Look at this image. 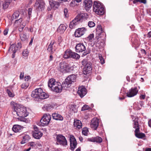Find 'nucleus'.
<instances>
[{
	"instance_id": "nucleus-47",
	"label": "nucleus",
	"mask_w": 151,
	"mask_h": 151,
	"mask_svg": "<svg viewBox=\"0 0 151 151\" xmlns=\"http://www.w3.org/2000/svg\"><path fill=\"white\" fill-rule=\"evenodd\" d=\"M6 92L9 95V96L10 97H13L14 96V93H13L9 89H7L6 90Z\"/></svg>"
},
{
	"instance_id": "nucleus-57",
	"label": "nucleus",
	"mask_w": 151,
	"mask_h": 151,
	"mask_svg": "<svg viewBox=\"0 0 151 151\" xmlns=\"http://www.w3.org/2000/svg\"><path fill=\"white\" fill-rule=\"evenodd\" d=\"M32 9L31 8H29L28 11V14L30 16L31 15L32 13Z\"/></svg>"
},
{
	"instance_id": "nucleus-23",
	"label": "nucleus",
	"mask_w": 151,
	"mask_h": 151,
	"mask_svg": "<svg viewBox=\"0 0 151 151\" xmlns=\"http://www.w3.org/2000/svg\"><path fill=\"white\" fill-rule=\"evenodd\" d=\"M52 116L53 118L56 120L62 121L63 119V117L57 112L53 113Z\"/></svg>"
},
{
	"instance_id": "nucleus-10",
	"label": "nucleus",
	"mask_w": 151,
	"mask_h": 151,
	"mask_svg": "<svg viewBox=\"0 0 151 151\" xmlns=\"http://www.w3.org/2000/svg\"><path fill=\"white\" fill-rule=\"evenodd\" d=\"M55 136L57 142L60 145H67V141L65 137L61 134H56Z\"/></svg>"
},
{
	"instance_id": "nucleus-1",
	"label": "nucleus",
	"mask_w": 151,
	"mask_h": 151,
	"mask_svg": "<svg viewBox=\"0 0 151 151\" xmlns=\"http://www.w3.org/2000/svg\"><path fill=\"white\" fill-rule=\"evenodd\" d=\"M12 114L14 115L17 114L20 117H26L28 115V112L27 111L25 107L17 104H15L14 105V111Z\"/></svg>"
},
{
	"instance_id": "nucleus-31",
	"label": "nucleus",
	"mask_w": 151,
	"mask_h": 151,
	"mask_svg": "<svg viewBox=\"0 0 151 151\" xmlns=\"http://www.w3.org/2000/svg\"><path fill=\"white\" fill-rule=\"evenodd\" d=\"M66 29V27L63 24H61L58 27V31L60 33H63Z\"/></svg>"
},
{
	"instance_id": "nucleus-2",
	"label": "nucleus",
	"mask_w": 151,
	"mask_h": 151,
	"mask_svg": "<svg viewBox=\"0 0 151 151\" xmlns=\"http://www.w3.org/2000/svg\"><path fill=\"white\" fill-rule=\"evenodd\" d=\"M87 17V14L86 13H82L78 14L70 22L69 26V27L71 29L75 28L76 26L82 22L83 20L86 19Z\"/></svg>"
},
{
	"instance_id": "nucleus-26",
	"label": "nucleus",
	"mask_w": 151,
	"mask_h": 151,
	"mask_svg": "<svg viewBox=\"0 0 151 151\" xmlns=\"http://www.w3.org/2000/svg\"><path fill=\"white\" fill-rule=\"evenodd\" d=\"M58 83L56 82L54 79L51 78L49 81L48 86L51 89L55 86H56Z\"/></svg>"
},
{
	"instance_id": "nucleus-12",
	"label": "nucleus",
	"mask_w": 151,
	"mask_h": 151,
	"mask_svg": "<svg viewBox=\"0 0 151 151\" xmlns=\"http://www.w3.org/2000/svg\"><path fill=\"white\" fill-rule=\"evenodd\" d=\"M86 31L84 27L79 28L76 29L75 32V35L76 37H80L83 35Z\"/></svg>"
},
{
	"instance_id": "nucleus-40",
	"label": "nucleus",
	"mask_w": 151,
	"mask_h": 151,
	"mask_svg": "<svg viewBox=\"0 0 151 151\" xmlns=\"http://www.w3.org/2000/svg\"><path fill=\"white\" fill-rule=\"evenodd\" d=\"M28 145L33 147H37V143L36 142H31L28 143Z\"/></svg>"
},
{
	"instance_id": "nucleus-55",
	"label": "nucleus",
	"mask_w": 151,
	"mask_h": 151,
	"mask_svg": "<svg viewBox=\"0 0 151 151\" xmlns=\"http://www.w3.org/2000/svg\"><path fill=\"white\" fill-rule=\"evenodd\" d=\"M143 105V102L142 101H140L138 103V109H141V107Z\"/></svg>"
},
{
	"instance_id": "nucleus-42",
	"label": "nucleus",
	"mask_w": 151,
	"mask_h": 151,
	"mask_svg": "<svg viewBox=\"0 0 151 151\" xmlns=\"http://www.w3.org/2000/svg\"><path fill=\"white\" fill-rule=\"evenodd\" d=\"M88 130L87 128H84L83 129L82 131V134L86 136L87 135Z\"/></svg>"
},
{
	"instance_id": "nucleus-35",
	"label": "nucleus",
	"mask_w": 151,
	"mask_h": 151,
	"mask_svg": "<svg viewBox=\"0 0 151 151\" xmlns=\"http://www.w3.org/2000/svg\"><path fill=\"white\" fill-rule=\"evenodd\" d=\"M138 119L137 118H135L133 120L134 121V128H137L139 127V124L137 121Z\"/></svg>"
},
{
	"instance_id": "nucleus-25",
	"label": "nucleus",
	"mask_w": 151,
	"mask_h": 151,
	"mask_svg": "<svg viewBox=\"0 0 151 151\" xmlns=\"http://www.w3.org/2000/svg\"><path fill=\"white\" fill-rule=\"evenodd\" d=\"M139 127L136 128L135 131V136L139 138H142L145 137V134L141 133H139Z\"/></svg>"
},
{
	"instance_id": "nucleus-33",
	"label": "nucleus",
	"mask_w": 151,
	"mask_h": 151,
	"mask_svg": "<svg viewBox=\"0 0 151 151\" xmlns=\"http://www.w3.org/2000/svg\"><path fill=\"white\" fill-rule=\"evenodd\" d=\"M19 15V11H16L12 14L11 19L13 21L14 19H17Z\"/></svg>"
},
{
	"instance_id": "nucleus-38",
	"label": "nucleus",
	"mask_w": 151,
	"mask_h": 151,
	"mask_svg": "<svg viewBox=\"0 0 151 151\" xmlns=\"http://www.w3.org/2000/svg\"><path fill=\"white\" fill-rule=\"evenodd\" d=\"M29 86V83L25 82L23 83L21 85V88L24 89H26Z\"/></svg>"
},
{
	"instance_id": "nucleus-29",
	"label": "nucleus",
	"mask_w": 151,
	"mask_h": 151,
	"mask_svg": "<svg viewBox=\"0 0 151 151\" xmlns=\"http://www.w3.org/2000/svg\"><path fill=\"white\" fill-rule=\"evenodd\" d=\"M22 128V127L19 125H14L12 127V130L15 132H19Z\"/></svg>"
},
{
	"instance_id": "nucleus-27",
	"label": "nucleus",
	"mask_w": 151,
	"mask_h": 151,
	"mask_svg": "<svg viewBox=\"0 0 151 151\" xmlns=\"http://www.w3.org/2000/svg\"><path fill=\"white\" fill-rule=\"evenodd\" d=\"M69 82H66V80L62 83L61 85L62 90H67L68 88L70 86L71 84L69 83Z\"/></svg>"
},
{
	"instance_id": "nucleus-46",
	"label": "nucleus",
	"mask_w": 151,
	"mask_h": 151,
	"mask_svg": "<svg viewBox=\"0 0 151 151\" xmlns=\"http://www.w3.org/2000/svg\"><path fill=\"white\" fill-rule=\"evenodd\" d=\"M64 15L65 17H68L69 16L68 13V10L67 8H65L64 9Z\"/></svg>"
},
{
	"instance_id": "nucleus-62",
	"label": "nucleus",
	"mask_w": 151,
	"mask_h": 151,
	"mask_svg": "<svg viewBox=\"0 0 151 151\" xmlns=\"http://www.w3.org/2000/svg\"><path fill=\"white\" fill-rule=\"evenodd\" d=\"M148 124L149 126L151 127V119H150L148 122Z\"/></svg>"
},
{
	"instance_id": "nucleus-37",
	"label": "nucleus",
	"mask_w": 151,
	"mask_h": 151,
	"mask_svg": "<svg viewBox=\"0 0 151 151\" xmlns=\"http://www.w3.org/2000/svg\"><path fill=\"white\" fill-rule=\"evenodd\" d=\"M54 42H51L50 44L49 45L48 48H47V50L49 52H52V49L53 48V45L54 44Z\"/></svg>"
},
{
	"instance_id": "nucleus-49",
	"label": "nucleus",
	"mask_w": 151,
	"mask_h": 151,
	"mask_svg": "<svg viewBox=\"0 0 151 151\" xmlns=\"http://www.w3.org/2000/svg\"><path fill=\"white\" fill-rule=\"evenodd\" d=\"M95 142H96L100 143L102 141V139L100 137L98 136L95 137Z\"/></svg>"
},
{
	"instance_id": "nucleus-5",
	"label": "nucleus",
	"mask_w": 151,
	"mask_h": 151,
	"mask_svg": "<svg viewBox=\"0 0 151 151\" xmlns=\"http://www.w3.org/2000/svg\"><path fill=\"white\" fill-rule=\"evenodd\" d=\"M82 65H85L83 68V72L85 75H86L90 73L92 70V64L90 62H87L86 60H83L81 62Z\"/></svg>"
},
{
	"instance_id": "nucleus-63",
	"label": "nucleus",
	"mask_w": 151,
	"mask_h": 151,
	"mask_svg": "<svg viewBox=\"0 0 151 151\" xmlns=\"http://www.w3.org/2000/svg\"><path fill=\"white\" fill-rule=\"evenodd\" d=\"M79 139L81 142H82L83 140V138L81 136H80L79 137Z\"/></svg>"
},
{
	"instance_id": "nucleus-54",
	"label": "nucleus",
	"mask_w": 151,
	"mask_h": 151,
	"mask_svg": "<svg viewBox=\"0 0 151 151\" xmlns=\"http://www.w3.org/2000/svg\"><path fill=\"white\" fill-rule=\"evenodd\" d=\"M16 47L18 50L20 49L22 47L21 44L20 42L18 43L17 45H16Z\"/></svg>"
},
{
	"instance_id": "nucleus-17",
	"label": "nucleus",
	"mask_w": 151,
	"mask_h": 151,
	"mask_svg": "<svg viewBox=\"0 0 151 151\" xmlns=\"http://www.w3.org/2000/svg\"><path fill=\"white\" fill-rule=\"evenodd\" d=\"M138 92L137 88H132L127 93V96L129 97H132L136 95Z\"/></svg>"
},
{
	"instance_id": "nucleus-9",
	"label": "nucleus",
	"mask_w": 151,
	"mask_h": 151,
	"mask_svg": "<svg viewBox=\"0 0 151 151\" xmlns=\"http://www.w3.org/2000/svg\"><path fill=\"white\" fill-rule=\"evenodd\" d=\"M35 90L38 96H39V99H44L48 97V94L43 92L42 89L41 88H36Z\"/></svg>"
},
{
	"instance_id": "nucleus-51",
	"label": "nucleus",
	"mask_w": 151,
	"mask_h": 151,
	"mask_svg": "<svg viewBox=\"0 0 151 151\" xmlns=\"http://www.w3.org/2000/svg\"><path fill=\"white\" fill-rule=\"evenodd\" d=\"M89 108V107L88 105H84V106L82 108L81 111H83L86 110L88 109Z\"/></svg>"
},
{
	"instance_id": "nucleus-11",
	"label": "nucleus",
	"mask_w": 151,
	"mask_h": 151,
	"mask_svg": "<svg viewBox=\"0 0 151 151\" xmlns=\"http://www.w3.org/2000/svg\"><path fill=\"white\" fill-rule=\"evenodd\" d=\"M34 131H33L32 135L33 137L36 139H40L43 135V133L38 129L36 126H34Z\"/></svg>"
},
{
	"instance_id": "nucleus-48",
	"label": "nucleus",
	"mask_w": 151,
	"mask_h": 151,
	"mask_svg": "<svg viewBox=\"0 0 151 151\" xmlns=\"http://www.w3.org/2000/svg\"><path fill=\"white\" fill-rule=\"evenodd\" d=\"M88 25L90 27H93L95 25V24L93 21H89L88 22Z\"/></svg>"
},
{
	"instance_id": "nucleus-4",
	"label": "nucleus",
	"mask_w": 151,
	"mask_h": 151,
	"mask_svg": "<svg viewBox=\"0 0 151 151\" xmlns=\"http://www.w3.org/2000/svg\"><path fill=\"white\" fill-rule=\"evenodd\" d=\"M93 10L97 14L103 15L104 13V9L103 6L98 1H94L93 5Z\"/></svg>"
},
{
	"instance_id": "nucleus-22",
	"label": "nucleus",
	"mask_w": 151,
	"mask_h": 151,
	"mask_svg": "<svg viewBox=\"0 0 151 151\" xmlns=\"http://www.w3.org/2000/svg\"><path fill=\"white\" fill-rule=\"evenodd\" d=\"M76 76L75 75H72L69 76L67 77L65 79L66 80V82H69V83L71 84L73 82H74L76 81Z\"/></svg>"
},
{
	"instance_id": "nucleus-24",
	"label": "nucleus",
	"mask_w": 151,
	"mask_h": 151,
	"mask_svg": "<svg viewBox=\"0 0 151 151\" xmlns=\"http://www.w3.org/2000/svg\"><path fill=\"white\" fill-rule=\"evenodd\" d=\"M49 4L51 6V8L55 10L57 9L59 6V3L58 2L55 1H49Z\"/></svg>"
},
{
	"instance_id": "nucleus-6",
	"label": "nucleus",
	"mask_w": 151,
	"mask_h": 151,
	"mask_svg": "<svg viewBox=\"0 0 151 151\" xmlns=\"http://www.w3.org/2000/svg\"><path fill=\"white\" fill-rule=\"evenodd\" d=\"M51 117V116L49 114H44L40 121V125L44 126L47 125L49 123Z\"/></svg>"
},
{
	"instance_id": "nucleus-8",
	"label": "nucleus",
	"mask_w": 151,
	"mask_h": 151,
	"mask_svg": "<svg viewBox=\"0 0 151 151\" xmlns=\"http://www.w3.org/2000/svg\"><path fill=\"white\" fill-rule=\"evenodd\" d=\"M26 25V22L25 21H23L22 19L21 18L16 20L14 23V25L15 26H20L19 29V30L20 32L22 31Z\"/></svg>"
},
{
	"instance_id": "nucleus-60",
	"label": "nucleus",
	"mask_w": 151,
	"mask_h": 151,
	"mask_svg": "<svg viewBox=\"0 0 151 151\" xmlns=\"http://www.w3.org/2000/svg\"><path fill=\"white\" fill-rule=\"evenodd\" d=\"M8 29H6L4 32V34L5 35H7L8 32Z\"/></svg>"
},
{
	"instance_id": "nucleus-64",
	"label": "nucleus",
	"mask_w": 151,
	"mask_h": 151,
	"mask_svg": "<svg viewBox=\"0 0 151 151\" xmlns=\"http://www.w3.org/2000/svg\"><path fill=\"white\" fill-rule=\"evenodd\" d=\"M148 36L149 37H151V31H150L148 33Z\"/></svg>"
},
{
	"instance_id": "nucleus-58",
	"label": "nucleus",
	"mask_w": 151,
	"mask_h": 151,
	"mask_svg": "<svg viewBox=\"0 0 151 151\" xmlns=\"http://www.w3.org/2000/svg\"><path fill=\"white\" fill-rule=\"evenodd\" d=\"M95 137L94 138H89L88 139V140L91 141V142H95Z\"/></svg>"
},
{
	"instance_id": "nucleus-32",
	"label": "nucleus",
	"mask_w": 151,
	"mask_h": 151,
	"mask_svg": "<svg viewBox=\"0 0 151 151\" xmlns=\"http://www.w3.org/2000/svg\"><path fill=\"white\" fill-rule=\"evenodd\" d=\"M11 2V0H5L2 4L3 8L4 9H6L8 7Z\"/></svg>"
},
{
	"instance_id": "nucleus-61",
	"label": "nucleus",
	"mask_w": 151,
	"mask_h": 151,
	"mask_svg": "<svg viewBox=\"0 0 151 151\" xmlns=\"http://www.w3.org/2000/svg\"><path fill=\"white\" fill-rule=\"evenodd\" d=\"M145 95H141L140 96V98L141 99H144L145 98Z\"/></svg>"
},
{
	"instance_id": "nucleus-34",
	"label": "nucleus",
	"mask_w": 151,
	"mask_h": 151,
	"mask_svg": "<svg viewBox=\"0 0 151 151\" xmlns=\"http://www.w3.org/2000/svg\"><path fill=\"white\" fill-rule=\"evenodd\" d=\"M80 55L76 53L72 52L71 58L76 59H78L80 58Z\"/></svg>"
},
{
	"instance_id": "nucleus-28",
	"label": "nucleus",
	"mask_w": 151,
	"mask_h": 151,
	"mask_svg": "<svg viewBox=\"0 0 151 151\" xmlns=\"http://www.w3.org/2000/svg\"><path fill=\"white\" fill-rule=\"evenodd\" d=\"M72 52L71 50H67L65 51L64 55V58H71Z\"/></svg>"
},
{
	"instance_id": "nucleus-39",
	"label": "nucleus",
	"mask_w": 151,
	"mask_h": 151,
	"mask_svg": "<svg viewBox=\"0 0 151 151\" xmlns=\"http://www.w3.org/2000/svg\"><path fill=\"white\" fill-rule=\"evenodd\" d=\"M31 96L33 98L39 99V96H38L37 94V93L35 89L32 91L31 94Z\"/></svg>"
},
{
	"instance_id": "nucleus-30",
	"label": "nucleus",
	"mask_w": 151,
	"mask_h": 151,
	"mask_svg": "<svg viewBox=\"0 0 151 151\" xmlns=\"http://www.w3.org/2000/svg\"><path fill=\"white\" fill-rule=\"evenodd\" d=\"M96 35L99 36L101 33L103 32L104 31L103 30L101 25L100 24L98 25L96 28Z\"/></svg>"
},
{
	"instance_id": "nucleus-18",
	"label": "nucleus",
	"mask_w": 151,
	"mask_h": 151,
	"mask_svg": "<svg viewBox=\"0 0 151 151\" xmlns=\"http://www.w3.org/2000/svg\"><path fill=\"white\" fill-rule=\"evenodd\" d=\"M73 125L74 128L76 129H80L82 127V124L81 121L78 119L74 120Z\"/></svg>"
},
{
	"instance_id": "nucleus-19",
	"label": "nucleus",
	"mask_w": 151,
	"mask_h": 151,
	"mask_svg": "<svg viewBox=\"0 0 151 151\" xmlns=\"http://www.w3.org/2000/svg\"><path fill=\"white\" fill-rule=\"evenodd\" d=\"M85 9L86 10H88L92 6V2L91 0H85L83 2Z\"/></svg>"
},
{
	"instance_id": "nucleus-7",
	"label": "nucleus",
	"mask_w": 151,
	"mask_h": 151,
	"mask_svg": "<svg viewBox=\"0 0 151 151\" xmlns=\"http://www.w3.org/2000/svg\"><path fill=\"white\" fill-rule=\"evenodd\" d=\"M45 3L43 0H37L34 5L37 11H42L44 9Z\"/></svg>"
},
{
	"instance_id": "nucleus-59",
	"label": "nucleus",
	"mask_w": 151,
	"mask_h": 151,
	"mask_svg": "<svg viewBox=\"0 0 151 151\" xmlns=\"http://www.w3.org/2000/svg\"><path fill=\"white\" fill-rule=\"evenodd\" d=\"M53 60V56L51 55L49 57V62H50L52 61Z\"/></svg>"
},
{
	"instance_id": "nucleus-36",
	"label": "nucleus",
	"mask_w": 151,
	"mask_h": 151,
	"mask_svg": "<svg viewBox=\"0 0 151 151\" xmlns=\"http://www.w3.org/2000/svg\"><path fill=\"white\" fill-rule=\"evenodd\" d=\"M20 37L22 41H24L27 39V35L25 34L22 33L20 34Z\"/></svg>"
},
{
	"instance_id": "nucleus-13",
	"label": "nucleus",
	"mask_w": 151,
	"mask_h": 151,
	"mask_svg": "<svg viewBox=\"0 0 151 151\" xmlns=\"http://www.w3.org/2000/svg\"><path fill=\"white\" fill-rule=\"evenodd\" d=\"M70 142L71 150H73L76 147L77 145L76 140L73 136L70 135Z\"/></svg>"
},
{
	"instance_id": "nucleus-16",
	"label": "nucleus",
	"mask_w": 151,
	"mask_h": 151,
	"mask_svg": "<svg viewBox=\"0 0 151 151\" xmlns=\"http://www.w3.org/2000/svg\"><path fill=\"white\" fill-rule=\"evenodd\" d=\"M77 93L81 97H83L86 93V90L84 86H82L78 88Z\"/></svg>"
},
{
	"instance_id": "nucleus-43",
	"label": "nucleus",
	"mask_w": 151,
	"mask_h": 151,
	"mask_svg": "<svg viewBox=\"0 0 151 151\" xmlns=\"http://www.w3.org/2000/svg\"><path fill=\"white\" fill-rule=\"evenodd\" d=\"M138 2L143 3L144 4H145L146 3V0H134L133 1V3L134 4H136Z\"/></svg>"
},
{
	"instance_id": "nucleus-15",
	"label": "nucleus",
	"mask_w": 151,
	"mask_h": 151,
	"mask_svg": "<svg viewBox=\"0 0 151 151\" xmlns=\"http://www.w3.org/2000/svg\"><path fill=\"white\" fill-rule=\"evenodd\" d=\"M86 50V46L83 43H80L77 45L76 46V52H82L85 51Z\"/></svg>"
},
{
	"instance_id": "nucleus-52",
	"label": "nucleus",
	"mask_w": 151,
	"mask_h": 151,
	"mask_svg": "<svg viewBox=\"0 0 151 151\" xmlns=\"http://www.w3.org/2000/svg\"><path fill=\"white\" fill-rule=\"evenodd\" d=\"M24 78L26 82H29L30 81L31 78L29 76H27L25 77Z\"/></svg>"
},
{
	"instance_id": "nucleus-3",
	"label": "nucleus",
	"mask_w": 151,
	"mask_h": 151,
	"mask_svg": "<svg viewBox=\"0 0 151 151\" xmlns=\"http://www.w3.org/2000/svg\"><path fill=\"white\" fill-rule=\"evenodd\" d=\"M73 63L68 64L64 62L60 63L58 67V70L62 73L68 72L73 70Z\"/></svg>"
},
{
	"instance_id": "nucleus-44",
	"label": "nucleus",
	"mask_w": 151,
	"mask_h": 151,
	"mask_svg": "<svg viewBox=\"0 0 151 151\" xmlns=\"http://www.w3.org/2000/svg\"><path fill=\"white\" fill-rule=\"evenodd\" d=\"M99 57L101 63L102 64H104V60L101 54H99Z\"/></svg>"
},
{
	"instance_id": "nucleus-45",
	"label": "nucleus",
	"mask_w": 151,
	"mask_h": 151,
	"mask_svg": "<svg viewBox=\"0 0 151 151\" xmlns=\"http://www.w3.org/2000/svg\"><path fill=\"white\" fill-rule=\"evenodd\" d=\"M29 51L27 49H25L24 50L22 53L24 57L28 56L29 54Z\"/></svg>"
},
{
	"instance_id": "nucleus-56",
	"label": "nucleus",
	"mask_w": 151,
	"mask_h": 151,
	"mask_svg": "<svg viewBox=\"0 0 151 151\" xmlns=\"http://www.w3.org/2000/svg\"><path fill=\"white\" fill-rule=\"evenodd\" d=\"M24 73H21L19 76L20 79H22L24 77Z\"/></svg>"
},
{
	"instance_id": "nucleus-41",
	"label": "nucleus",
	"mask_w": 151,
	"mask_h": 151,
	"mask_svg": "<svg viewBox=\"0 0 151 151\" xmlns=\"http://www.w3.org/2000/svg\"><path fill=\"white\" fill-rule=\"evenodd\" d=\"M25 117H21L19 118V120L26 123H29L30 122V120L28 119L25 118Z\"/></svg>"
},
{
	"instance_id": "nucleus-50",
	"label": "nucleus",
	"mask_w": 151,
	"mask_h": 151,
	"mask_svg": "<svg viewBox=\"0 0 151 151\" xmlns=\"http://www.w3.org/2000/svg\"><path fill=\"white\" fill-rule=\"evenodd\" d=\"M94 37V36L93 34H91L87 37V39L90 42H92L93 38Z\"/></svg>"
},
{
	"instance_id": "nucleus-20",
	"label": "nucleus",
	"mask_w": 151,
	"mask_h": 151,
	"mask_svg": "<svg viewBox=\"0 0 151 151\" xmlns=\"http://www.w3.org/2000/svg\"><path fill=\"white\" fill-rule=\"evenodd\" d=\"M51 90L56 93H59L61 92L62 90L61 85L60 83H57L56 86H55L51 89Z\"/></svg>"
},
{
	"instance_id": "nucleus-53",
	"label": "nucleus",
	"mask_w": 151,
	"mask_h": 151,
	"mask_svg": "<svg viewBox=\"0 0 151 151\" xmlns=\"http://www.w3.org/2000/svg\"><path fill=\"white\" fill-rule=\"evenodd\" d=\"M76 5V3L75 1H72L70 3V6L71 7H73L75 6Z\"/></svg>"
},
{
	"instance_id": "nucleus-14",
	"label": "nucleus",
	"mask_w": 151,
	"mask_h": 151,
	"mask_svg": "<svg viewBox=\"0 0 151 151\" xmlns=\"http://www.w3.org/2000/svg\"><path fill=\"white\" fill-rule=\"evenodd\" d=\"M99 119L97 118H93L91 121V127L94 130H96L99 126Z\"/></svg>"
},
{
	"instance_id": "nucleus-21",
	"label": "nucleus",
	"mask_w": 151,
	"mask_h": 151,
	"mask_svg": "<svg viewBox=\"0 0 151 151\" xmlns=\"http://www.w3.org/2000/svg\"><path fill=\"white\" fill-rule=\"evenodd\" d=\"M17 50H18L17 48L16 47V45L13 44L10 46L9 49V51L11 53H13V58H14L15 57V53Z\"/></svg>"
}]
</instances>
